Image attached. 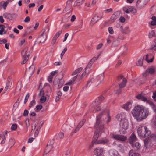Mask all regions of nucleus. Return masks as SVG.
Masks as SVG:
<instances>
[{
  "mask_svg": "<svg viewBox=\"0 0 156 156\" xmlns=\"http://www.w3.org/2000/svg\"><path fill=\"white\" fill-rule=\"evenodd\" d=\"M131 113L135 119L138 121H140L148 116L149 111L148 108L137 105L132 110Z\"/></svg>",
  "mask_w": 156,
  "mask_h": 156,
  "instance_id": "f257e3e1",
  "label": "nucleus"
},
{
  "mask_svg": "<svg viewBox=\"0 0 156 156\" xmlns=\"http://www.w3.org/2000/svg\"><path fill=\"white\" fill-rule=\"evenodd\" d=\"M103 112H101L97 116L96 119V123L94 125V127L96 129L94 134V136L98 137L99 136V131H102L104 129V126L103 124L101 122L100 119H101L103 114Z\"/></svg>",
  "mask_w": 156,
  "mask_h": 156,
  "instance_id": "f03ea898",
  "label": "nucleus"
},
{
  "mask_svg": "<svg viewBox=\"0 0 156 156\" xmlns=\"http://www.w3.org/2000/svg\"><path fill=\"white\" fill-rule=\"evenodd\" d=\"M137 131L138 135L144 138L148 137L151 133V131L147 129L145 126L139 127L137 129Z\"/></svg>",
  "mask_w": 156,
  "mask_h": 156,
  "instance_id": "7ed1b4c3",
  "label": "nucleus"
},
{
  "mask_svg": "<svg viewBox=\"0 0 156 156\" xmlns=\"http://www.w3.org/2000/svg\"><path fill=\"white\" fill-rule=\"evenodd\" d=\"M98 138V137H95L93 136V139L91 145L89 146V148L91 149L93 146L94 144H105L107 143L109 141V140L107 139H101L98 140L97 141V140Z\"/></svg>",
  "mask_w": 156,
  "mask_h": 156,
  "instance_id": "20e7f679",
  "label": "nucleus"
},
{
  "mask_svg": "<svg viewBox=\"0 0 156 156\" xmlns=\"http://www.w3.org/2000/svg\"><path fill=\"white\" fill-rule=\"evenodd\" d=\"M156 67L154 66H151L149 67L144 72L143 75L144 77H146L148 76V74L151 75H154L156 72Z\"/></svg>",
  "mask_w": 156,
  "mask_h": 156,
  "instance_id": "39448f33",
  "label": "nucleus"
},
{
  "mask_svg": "<svg viewBox=\"0 0 156 156\" xmlns=\"http://www.w3.org/2000/svg\"><path fill=\"white\" fill-rule=\"evenodd\" d=\"M112 137L116 140L121 142H125L127 139V137L126 136L116 134H112Z\"/></svg>",
  "mask_w": 156,
  "mask_h": 156,
  "instance_id": "423d86ee",
  "label": "nucleus"
},
{
  "mask_svg": "<svg viewBox=\"0 0 156 156\" xmlns=\"http://www.w3.org/2000/svg\"><path fill=\"white\" fill-rule=\"evenodd\" d=\"M138 99H141V100L144 102L149 104L152 107L154 112H156V106L154 104L151 100L150 98H137Z\"/></svg>",
  "mask_w": 156,
  "mask_h": 156,
  "instance_id": "0eeeda50",
  "label": "nucleus"
},
{
  "mask_svg": "<svg viewBox=\"0 0 156 156\" xmlns=\"http://www.w3.org/2000/svg\"><path fill=\"white\" fill-rule=\"evenodd\" d=\"M118 80L119 81L121 82L119 85L120 88H122L125 87L127 81L126 78H125L122 75L119 76L118 77Z\"/></svg>",
  "mask_w": 156,
  "mask_h": 156,
  "instance_id": "6e6552de",
  "label": "nucleus"
},
{
  "mask_svg": "<svg viewBox=\"0 0 156 156\" xmlns=\"http://www.w3.org/2000/svg\"><path fill=\"white\" fill-rule=\"evenodd\" d=\"M46 30H47L48 31V28L46 27L41 31V33L40 36V43H44L46 40L47 38V35L46 33H44Z\"/></svg>",
  "mask_w": 156,
  "mask_h": 156,
  "instance_id": "1a4fd4ad",
  "label": "nucleus"
},
{
  "mask_svg": "<svg viewBox=\"0 0 156 156\" xmlns=\"http://www.w3.org/2000/svg\"><path fill=\"white\" fill-rule=\"evenodd\" d=\"M102 16L103 15L102 13L95 15L94 17L92 19L90 23V25L91 26L93 25L98 20H100L102 18Z\"/></svg>",
  "mask_w": 156,
  "mask_h": 156,
  "instance_id": "9d476101",
  "label": "nucleus"
},
{
  "mask_svg": "<svg viewBox=\"0 0 156 156\" xmlns=\"http://www.w3.org/2000/svg\"><path fill=\"white\" fill-rule=\"evenodd\" d=\"M123 11L126 13H129L130 12L133 13H135L136 12V10L134 8L133 6H126L123 8Z\"/></svg>",
  "mask_w": 156,
  "mask_h": 156,
  "instance_id": "9b49d317",
  "label": "nucleus"
},
{
  "mask_svg": "<svg viewBox=\"0 0 156 156\" xmlns=\"http://www.w3.org/2000/svg\"><path fill=\"white\" fill-rule=\"evenodd\" d=\"M104 73H101L95 77L96 84L97 85H99L101 82V81L104 80Z\"/></svg>",
  "mask_w": 156,
  "mask_h": 156,
  "instance_id": "f8f14e48",
  "label": "nucleus"
},
{
  "mask_svg": "<svg viewBox=\"0 0 156 156\" xmlns=\"http://www.w3.org/2000/svg\"><path fill=\"white\" fill-rule=\"evenodd\" d=\"M120 12L117 11L113 13L111 16L110 21L111 23L114 22L119 17Z\"/></svg>",
  "mask_w": 156,
  "mask_h": 156,
  "instance_id": "ddd939ff",
  "label": "nucleus"
},
{
  "mask_svg": "<svg viewBox=\"0 0 156 156\" xmlns=\"http://www.w3.org/2000/svg\"><path fill=\"white\" fill-rule=\"evenodd\" d=\"M136 136L134 133H133L129 137L128 139V141L131 145L133 144L136 141Z\"/></svg>",
  "mask_w": 156,
  "mask_h": 156,
  "instance_id": "4468645a",
  "label": "nucleus"
},
{
  "mask_svg": "<svg viewBox=\"0 0 156 156\" xmlns=\"http://www.w3.org/2000/svg\"><path fill=\"white\" fill-rule=\"evenodd\" d=\"M41 84V83H40V90H41L40 91V96H41V98H47L48 95L47 94V93L46 92H45L44 91V88L43 87L41 90V88H42Z\"/></svg>",
  "mask_w": 156,
  "mask_h": 156,
  "instance_id": "2eb2a0df",
  "label": "nucleus"
},
{
  "mask_svg": "<svg viewBox=\"0 0 156 156\" xmlns=\"http://www.w3.org/2000/svg\"><path fill=\"white\" fill-rule=\"evenodd\" d=\"M103 152V149L99 147L96 148L94 151V154L97 156H99L101 155Z\"/></svg>",
  "mask_w": 156,
  "mask_h": 156,
  "instance_id": "dca6fc26",
  "label": "nucleus"
},
{
  "mask_svg": "<svg viewBox=\"0 0 156 156\" xmlns=\"http://www.w3.org/2000/svg\"><path fill=\"white\" fill-rule=\"evenodd\" d=\"M96 80L95 79V77L89 80L87 82L86 86L87 87L90 86L92 83L94 84V85L95 86H98L96 83Z\"/></svg>",
  "mask_w": 156,
  "mask_h": 156,
  "instance_id": "f3484780",
  "label": "nucleus"
},
{
  "mask_svg": "<svg viewBox=\"0 0 156 156\" xmlns=\"http://www.w3.org/2000/svg\"><path fill=\"white\" fill-rule=\"evenodd\" d=\"M72 0H68L66 2V4L65 8L63 10V12L70 9L72 6Z\"/></svg>",
  "mask_w": 156,
  "mask_h": 156,
  "instance_id": "a211bd4d",
  "label": "nucleus"
},
{
  "mask_svg": "<svg viewBox=\"0 0 156 156\" xmlns=\"http://www.w3.org/2000/svg\"><path fill=\"white\" fill-rule=\"evenodd\" d=\"M11 79L10 77H9L7 79V82L6 83V86L4 89L5 92L4 93H5L6 92L9 91L11 87V86L10 85L9 81Z\"/></svg>",
  "mask_w": 156,
  "mask_h": 156,
  "instance_id": "6ab92c4d",
  "label": "nucleus"
},
{
  "mask_svg": "<svg viewBox=\"0 0 156 156\" xmlns=\"http://www.w3.org/2000/svg\"><path fill=\"white\" fill-rule=\"evenodd\" d=\"M128 122L126 120L122 121L120 122V127L123 128L124 129H127Z\"/></svg>",
  "mask_w": 156,
  "mask_h": 156,
  "instance_id": "aec40b11",
  "label": "nucleus"
},
{
  "mask_svg": "<svg viewBox=\"0 0 156 156\" xmlns=\"http://www.w3.org/2000/svg\"><path fill=\"white\" fill-rule=\"evenodd\" d=\"M132 102V101H131L127 102L125 104L123 105L122 108L126 111H128L130 108V105H131Z\"/></svg>",
  "mask_w": 156,
  "mask_h": 156,
  "instance_id": "412c9836",
  "label": "nucleus"
},
{
  "mask_svg": "<svg viewBox=\"0 0 156 156\" xmlns=\"http://www.w3.org/2000/svg\"><path fill=\"white\" fill-rule=\"evenodd\" d=\"M147 2L148 1L146 0H138L136 4L141 6H144Z\"/></svg>",
  "mask_w": 156,
  "mask_h": 156,
  "instance_id": "4be33fe9",
  "label": "nucleus"
},
{
  "mask_svg": "<svg viewBox=\"0 0 156 156\" xmlns=\"http://www.w3.org/2000/svg\"><path fill=\"white\" fill-rule=\"evenodd\" d=\"M84 1L85 0H77L75 2L73 5L75 7L79 6L83 4Z\"/></svg>",
  "mask_w": 156,
  "mask_h": 156,
  "instance_id": "5701e85b",
  "label": "nucleus"
},
{
  "mask_svg": "<svg viewBox=\"0 0 156 156\" xmlns=\"http://www.w3.org/2000/svg\"><path fill=\"white\" fill-rule=\"evenodd\" d=\"M29 55H22L23 61L21 63V64H25L29 59Z\"/></svg>",
  "mask_w": 156,
  "mask_h": 156,
  "instance_id": "b1692460",
  "label": "nucleus"
},
{
  "mask_svg": "<svg viewBox=\"0 0 156 156\" xmlns=\"http://www.w3.org/2000/svg\"><path fill=\"white\" fill-rule=\"evenodd\" d=\"M132 146L135 150H138L140 149L141 145L140 143L137 142L134 144H133L131 145Z\"/></svg>",
  "mask_w": 156,
  "mask_h": 156,
  "instance_id": "393cba45",
  "label": "nucleus"
},
{
  "mask_svg": "<svg viewBox=\"0 0 156 156\" xmlns=\"http://www.w3.org/2000/svg\"><path fill=\"white\" fill-rule=\"evenodd\" d=\"M35 71L34 66L32 65L29 68V70L27 71L30 75H32L34 73Z\"/></svg>",
  "mask_w": 156,
  "mask_h": 156,
  "instance_id": "a878e982",
  "label": "nucleus"
},
{
  "mask_svg": "<svg viewBox=\"0 0 156 156\" xmlns=\"http://www.w3.org/2000/svg\"><path fill=\"white\" fill-rule=\"evenodd\" d=\"M129 156H140V154L135 152L132 150L130 151L129 153Z\"/></svg>",
  "mask_w": 156,
  "mask_h": 156,
  "instance_id": "bb28decb",
  "label": "nucleus"
},
{
  "mask_svg": "<svg viewBox=\"0 0 156 156\" xmlns=\"http://www.w3.org/2000/svg\"><path fill=\"white\" fill-rule=\"evenodd\" d=\"M98 57V56L97 58H96V57H93L91 59V60L90 61L89 63L88 64V65H87V66L86 67V68H90L91 66V65L92 64H93V63L97 59Z\"/></svg>",
  "mask_w": 156,
  "mask_h": 156,
  "instance_id": "cd10ccee",
  "label": "nucleus"
},
{
  "mask_svg": "<svg viewBox=\"0 0 156 156\" xmlns=\"http://www.w3.org/2000/svg\"><path fill=\"white\" fill-rule=\"evenodd\" d=\"M53 146L49 145H47L44 151V153L46 154L49 153L52 149Z\"/></svg>",
  "mask_w": 156,
  "mask_h": 156,
  "instance_id": "c85d7f7f",
  "label": "nucleus"
},
{
  "mask_svg": "<svg viewBox=\"0 0 156 156\" xmlns=\"http://www.w3.org/2000/svg\"><path fill=\"white\" fill-rule=\"evenodd\" d=\"M154 58V57L153 56L152 57L150 58V56L148 55H146L145 58V60L148 63H150L152 62L153 61Z\"/></svg>",
  "mask_w": 156,
  "mask_h": 156,
  "instance_id": "c756f323",
  "label": "nucleus"
},
{
  "mask_svg": "<svg viewBox=\"0 0 156 156\" xmlns=\"http://www.w3.org/2000/svg\"><path fill=\"white\" fill-rule=\"evenodd\" d=\"M83 68L82 67H80L76 69L72 73V75H74L80 73L83 70Z\"/></svg>",
  "mask_w": 156,
  "mask_h": 156,
  "instance_id": "7c9ffc66",
  "label": "nucleus"
},
{
  "mask_svg": "<svg viewBox=\"0 0 156 156\" xmlns=\"http://www.w3.org/2000/svg\"><path fill=\"white\" fill-rule=\"evenodd\" d=\"M104 98H97L94 101V103H95V105H99L101 102Z\"/></svg>",
  "mask_w": 156,
  "mask_h": 156,
  "instance_id": "2f4dec72",
  "label": "nucleus"
},
{
  "mask_svg": "<svg viewBox=\"0 0 156 156\" xmlns=\"http://www.w3.org/2000/svg\"><path fill=\"white\" fill-rule=\"evenodd\" d=\"M127 129H124L123 128H120V129L119 130V133L120 134H124L126 133V130Z\"/></svg>",
  "mask_w": 156,
  "mask_h": 156,
  "instance_id": "473e14b6",
  "label": "nucleus"
},
{
  "mask_svg": "<svg viewBox=\"0 0 156 156\" xmlns=\"http://www.w3.org/2000/svg\"><path fill=\"white\" fill-rule=\"evenodd\" d=\"M155 35V33L154 30H152L148 34V37L149 38H152L153 37H154Z\"/></svg>",
  "mask_w": 156,
  "mask_h": 156,
  "instance_id": "72a5a7b5",
  "label": "nucleus"
},
{
  "mask_svg": "<svg viewBox=\"0 0 156 156\" xmlns=\"http://www.w3.org/2000/svg\"><path fill=\"white\" fill-rule=\"evenodd\" d=\"M130 32V30L129 29V27H126L124 28V30L123 32V33L126 34H129Z\"/></svg>",
  "mask_w": 156,
  "mask_h": 156,
  "instance_id": "f704fd0d",
  "label": "nucleus"
},
{
  "mask_svg": "<svg viewBox=\"0 0 156 156\" xmlns=\"http://www.w3.org/2000/svg\"><path fill=\"white\" fill-rule=\"evenodd\" d=\"M28 47H26L24 49L22 50L21 52V55H27L26 53L28 51Z\"/></svg>",
  "mask_w": 156,
  "mask_h": 156,
  "instance_id": "c9c22d12",
  "label": "nucleus"
},
{
  "mask_svg": "<svg viewBox=\"0 0 156 156\" xmlns=\"http://www.w3.org/2000/svg\"><path fill=\"white\" fill-rule=\"evenodd\" d=\"M151 49L154 50L156 49V38L154 40L152 43Z\"/></svg>",
  "mask_w": 156,
  "mask_h": 156,
  "instance_id": "e433bc0d",
  "label": "nucleus"
},
{
  "mask_svg": "<svg viewBox=\"0 0 156 156\" xmlns=\"http://www.w3.org/2000/svg\"><path fill=\"white\" fill-rule=\"evenodd\" d=\"M64 136V134L62 132H60L57 136V138L58 139H62Z\"/></svg>",
  "mask_w": 156,
  "mask_h": 156,
  "instance_id": "4c0bfd02",
  "label": "nucleus"
},
{
  "mask_svg": "<svg viewBox=\"0 0 156 156\" xmlns=\"http://www.w3.org/2000/svg\"><path fill=\"white\" fill-rule=\"evenodd\" d=\"M122 88H120L119 87V88L118 89V90H116V91H114V94H115V95L114 96V97H117L118 96V94H119L122 91ZM112 97H113V96H112Z\"/></svg>",
  "mask_w": 156,
  "mask_h": 156,
  "instance_id": "58836bf2",
  "label": "nucleus"
},
{
  "mask_svg": "<svg viewBox=\"0 0 156 156\" xmlns=\"http://www.w3.org/2000/svg\"><path fill=\"white\" fill-rule=\"evenodd\" d=\"M77 76H78V75H77L76 76L74 77L71 80L69 83L70 84H72L74 82V81L76 80Z\"/></svg>",
  "mask_w": 156,
  "mask_h": 156,
  "instance_id": "ea45409f",
  "label": "nucleus"
},
{
  "mask_svg": "<svg viewBox=\"0 0 156 156\" xmlns=\"http://www.w3.org/2000/svg\"><path fill=\"white\" fill-rule=\"evenodd\" d=\"M62 30L58 31L56 33V34L54 36V37L57 39L59 37V36L61 35V34L62 33Z\"/></svg>",
  "mask_w": 156,
  "mask_h": 156,
  "instance_id": "a19ab883",
  "label": "nucleus"
},
{
  "mask_svg": "<svg viewBox=\"0 0 156 156\" xmlns=\"http://www.w3.org/2000/svg\"><path fill=\"white\" fill-rule=\"evenodd\" d=\"M143 59L140 58L136 63V65L138 66H141L143 64Z\"/></svg>",
  "mask_w": 156,
  "mask_h": 156,
  "instance_id": "79ce46f5",
  "label": "nucleus"
},
{
  "mask_svg": "<svg viewBox=\"0 0 156 156\" xmlns=\"http://www.w3.org/2000/svg\"><path fill=\"white\" fill-rule=\"evenodd\" d=\"M3 16L5 18L9 19L11 16V14L9 13H5L3 14Z\"/></svg>",
  "mask_w": 156,
  "mask_h": 156,
  "instance_id": "37998d69",
  "label": "nucleus"
},
{
  "mask_svg": "<svg viewBox=\"0 0 156 156\" xmlns=\"http://www.w3.org/2000/svg\"><path fill=\"white\" fill-rule=\"evenodd\" d=\"M67 50V49L66 47H65V48H64V49L62 50V53L61 54V59H62L63 56L64 55L66 51Z\"/></svg>",
  "mask_w": 156,
  "mask_h": 156,
  "instance_id": "c03bdc74",
  "label": "nucleus"
},
{
  "mask_svg": "<svg viewBox=\"0 0 156 156\" xmlns=\"http://www.w3.org/2000/svg\"><path fill=\"white\" fill-rule=\"evenodd\" d=\"M108 31L109 34H112L114 33V30L113 28L110 27L108 28Z\"/></svg>",
  "mask_w": 156,
  "mask_h": 156,
  "instance_id": "a18cd8bd",
  "label": "nucleus"
},
{
  "mask_svg": "<svg viewBox=\"0 0 156 156\" xmlns=\"http://www.w3.org/2000/svg\"><path fill=\"white\" fill-rule=\"evenodd\" d=\"M17 128V125L16 124H12L11 127V129L13 130H15Z\"/></svg>",
  "mask_w": 156,
  "mask_h": 156,
  "instance_id": "49530a36",
  "label": "nucleus"
},
{
  "mask_svg": "<svg viewBox=\"0 0 156 156\" xmlns=\"http://www.w3.org/2000/svg\"><path fill=\"white\" fill-rule=\"evenodd\" d=\"M54 144V140L52 139L50 140L48 143L47 145H49L51 146H53V145Z\"/></svg>",
  "mask_w": 156,
  "mask_h": 156,
  "instance_id": "de8ad7c7",
  "label": "nucleus"
},
{
  "mask_svg": "<svg viewBox=\"0 0 156 156\" xmlns=\"http://www.w3.org/2000/svg\"><path fill=\"white\" fill-rule=\"evenodd\" d=\"M90 4L88 2L85 3V10L87 11L89 9V8H89L90 7Z\"/></svg>",
  "mask_w": 156,
  "mask_h": 156,
  "instance_id": "09e8293b",
  "label": "nucleus"
},
{
  "mask_svg": "<svg viewBox=\"0 0 156 156\" xmlns=\"http://www.w3.org/2000/svg\"><path fill=\"white\" fill-rule=\"evenodd\" d=\"M108 93H103L98 98H105L108 97Z\"/></svg>",
  "mask_w": 156,
  "mask_h": 156,
  "instance_id": "8fccbe9b",
  "label": "nucleus"
},
{
  "mask_svg": "<svg viewBox=\"0 0 156 156\" xmlns=\"http://www.w3.org/2000/svg\"><path fill=\"white\" fill-rule=\"evenodd\" d=\"M124 38V36L122 34H119L117 38V40L119 41V40H123Z\"/></svg>",
  "mask_w": 156,
  "mask_h": 156,
  "instance_id": "3c124183",
  "label": "nucleus"
},
{
  "mask_svg": "<svg viewBox=\"0 0 156 156\" xmlns=\"http://www.w3.org/2000/svg\"><path fill=\"white\" fill-rule=\"evenodd\" d=\"M84 122L83 121L80 122L78 125L77 126L78 127L80 128L84 125Z\"/></svg>",
  "mask_w": 156,
  "mask_h": 156,
  "instance_id": "603ef678",
  "label": "nucleus"
},
{
  "mask_svg": "<svg viewBox=\"0 0 156 156\" xmlns=\"http://www.w3.org/2000/svg\"><path fill=\"white\" fill-rule=\"evenodd\" d=\"M58 70H55V71H53L51 72V76H52L53 77L55 75L58 73Z\"/></svg>",
  "mask_w": 156,
  "mask_h": 156,
  "instance_id": "864d4df0",
  "label": "nucleus"
},
{
  "mask_svg": "<svg viewBox=\"0 0 156 156\" xmlns=\"http://www.w3.org/2000/svg\"><path fill=\"white\" fill-rule=\"evenodd\" d=\"M0 6H3V9H5L6 7L7 6L6 5V4H5V3L4 2L3 3H2L1 2L0 3Z\"/></svg>",
  "mask_w": 156,
  "mask_h": 156,
  "instance_id": "5fc2aeb1",
  "label": "nucleus"
},
{
  "mask_svg": "<svg viewBox=\"0 0 156 156\" xmlns=\"http://www.w3.org/2000/svg\"><path fill=\"white\" fill-rule=\"evenodd\" d=\"M86 74V71H85V72H83L82 74V75H81L80 78L79 80V81H80V80H81L82 78H83L84 76H85Z\"/></svg>",
  "mask_w": 156,
  "mask_h": 156,
  "instance_id": "6e6d98bb",
  "label": "nucleus"
},
{
  "mask_svg": "<svg viewBox=\"0 0 156 156\" xmlns=\"http://www.w3.org/2000/svg\"><path fill=\"white\" fill-rule=\"evenodd\" d=\"M120 21L122 23H124L125 21V18L123 16H121L119 18Z\"/></svg>",
  "mask_w": 156,
  "mask_h": 156,
  "instance_id": "4d7b16f0",
  "label": "nucleus"
},
{
  "mask_svg": "<svg viewBox=\"0 0 156 156\" xmlns=\"http://www.w3.org/2000/svg\"><path fill=\"white\" fill-rule=\"evenodd\" d=\"M29 113L28 111L27 110H25L24 111L23 113V115L24 116H26L28 115Z\"/></svg>",
  "mask_w": 156,
  "mask_h": 156,
  "instance_id": "13d9d810",
  "label": "nucleus"
},
{
  "mask_svg": "<svg viewBox=\"0 0 156 156\" xmlns=\"http://www.w3.org/2000/svg\"><path fill=\"white\" fill-rule=\"evenodd\" d=\"M136 98H146L145 96H144V94L143 93L139 94L136 96Z\"/></svg>",
  "mask_w": 156,
  "mask_h": 156,
  "instance_id": "bf43d9fd",
  "label": "nucleus"
},
{
  "mask_svg": "<svg viewBox=\"0 0 156 156\" xmlns=\"http://www.w3.org/2000/svg\"><path fill=\"white\" fill-rule=\"evenodd\" d=\"M43 108V109L41 110V111H46V108H44V107H43L42 105H40V111L41 110V109Z\"/></svg>",
  "mask_w": 156,
  "mask_h": 156,
  "instance_id": "052dcab7",
  "label": "nucleus"
},
{
  "mask_svg": "<svg viewBox=\"0 0 156 156\" xmlns=\"http://www.w3.org/2000/svg\"><path fill=\"white\" fill-rule=\"evenodd\" d=\"M30 20V17L29 16H27L26 17L24 21L25 22H28Z\"/></svg>",
  "mask_w": 156,
  "mask_h": 156,
  "instance_id": "680f3d73",
  "label": "nucleus"
},
{
  "mask_svg": "<svg viewBox=\"0 0 156 156\" xmlns=\"http://www.w3.org/2000/svg\"><path fill=\"white\" fill-rule=\"evenodd\" d=\"M103 44L102 43L99 44L96 47V49L97 50L101 48Z\"/></svg>",
  "mask_w": 156,
  "mask_h": 156,
  "instance_id": "e2e57ef3",
  "label": "nucleus"
},
{
  "mask_svg": "<svg viewBox=\"0 0 156 156\" xmlns=\"http://www.w3.org/2000/svg\"><path fill=\"white\" fill-rule=\"evenodd\" d=\"M53 76L51 75L49 76L48 78V80L50 83H51L52 82Z\"/></svg>",
  "mask_w": 156,
  "mask_h": 156,
  "instance_id": "0e129e2a",
  "label": "nucleus"
},
{
  "mask_svg": "<svg viewBox=\"0 0 156 156\" xmlns=\"http://www.w3.org/2000/svg\"><path fill=\"white\" fill-rule=\"evenodd\" d=\"M69 87L67 86H65L63 87V90L64 91H67L68 90Z\"/></svg>",
  "mask_w": 156,
  "mask_h": 156,
  "instance_id": "69168bd1",
  "label": "nucleus"
},
{
  "mask_svg": "<svg viewBox=\"0 0 156 156\" xmlns=\"http://www.w3.org/2000/svg\"><path fill=\"white\" fill-rule=\"evenodd\" d=\"M46 100V98H40V102L41 103H43Z\"/></svg>",
  "mask_w": 156,
  "mask_h": 156,
  "instance_id": "338daca9",
  "label": "nucleus"
},
{
  "mask_svg": "<svg viewBox=\"0 0 156 156\" xmlns=\"http://www.w3.org/2000/svg\"><path fill=\"white\" fill-rule=\"evenodd\" d=\"M36 102L34 100H32L30 103V107L33 106L35 104Z\"/></svg>",
  "mask_w": 156,
  "mask_h": 156,
  "instance_id": "774afa93",
  "label": "nucleus"
}]
</instances>
